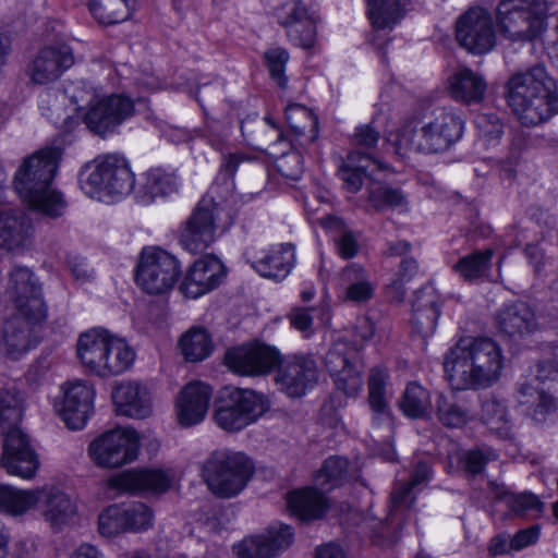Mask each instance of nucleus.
Listing matches in <instances>:
<instances>
[{
	"mask_svg": "<svg viewBox=\"0 0 558 558\" xmlns=\"http://www.w3.org/2000/svg\"><path fill=\"white\" fill-rule=\"evenodd\" d=\"M504 359L500 347L489 338H462L445 355L444 369L454 390H476L494 385Z\"/></svg>",
	"mask_w": 558,
	"mask_h": 558,
	"instance_id": "1",
	"label": "nucleus"
},
{
	"mask_svg": "<svg viewBox=\"0 0 558 558\" xmlns=\"http://www.w3.org/2000/svg\"><path fill=\"white\" fill-rule=\"evenodd\" d=\"M464 120L451 108H436L421 120H410L390 133L387 142L401 159L410 154L433 155L448 150L463 134Z\"/></svg>",
	"mask_w": 558,
	"mask_h": 558,
	"instance_id": "2",
	"label": "nucleus"
},
{
	"mask_svg": "<svg viewBox=\"0 0 558 558\" xmlns=\"http://www.w3.org/2000/svg\"><path fill=\"white\" fill-rule=\"evenodd\" d=\"M62 151L59 147H44L26 157L14 175L15 190L27 205L51 218L66 209L61 192L52 187Z\"/></svg>",
	"mask_w": 558,
	"mask_h": 558,
	"instance_id": "3",
	"label": "nucleus"
},
{
	"mask_svg": "<svg viewBox=\"0 0 558 558\" xmlns=\"http://www.w3.org/2000/svg\"><path fill=\"white\" fill-rule=\"evenodd\" d=\"M505 95L514 116L525 126H536L558 113V87L543 65L509 77Z\"/></svg>",
	"mask_w": 558,
	"mask_h": 558,
	"instance_id": "4",
	"label": "nucleus"
},
{
	"mask_svg": "<svg viewBox=\"0 0 558 558\" xmlns=\"http://www.w3.org/2000/svg\"><path fill=\"white\" fill-rule=\"evenodd\" d=\"M22 402L14 385L0 388V436L3 437L0 464L9 475L31 481L39 470L40 460L20 427Z\"/></svg>",
	"mask_w": 558,
	"mask_h": 558,
	"instance_id": "5",
	"label": "nucleus"
},
{
	"mask_svg": "<svg viewBox=\"0 0 558 558\" xmlns=\"http://www.w3.org/2000/svg\"><path fill=\"white\" fill-rule=\"evenodd\" d=\"M270 409L266 395L248 388H225L215 401L213 420L227 433H239Z\"/></svg>",
	"mask_w": 558,
	"mask_h": 558,
	"instance_id": "6",
	"label": "nucleus"
},
{
	"mask_svg": "<svg viewBox=\"0 0 558 558\" xmlns=\"http://www.w3.org/2000/svg\"><path fill=\"white\" fill-rule=\"evenodd\" d=\"M253 463L243 452L227 448L210 453L203 465L209 489L219 497L231 498L240 494L253 474Z\"/></svg>",
	"mask_w": 558,
	"mask_h": 558,
	"instance_id": "7",
	"label": "nucleus"
},
{
	"mask_svg": "<svg viewBox=\"0 0 558 558\" xmlns=\"http://www.w3.org/2000/svg\"><path fill=\"white\" fill-rule=\"evenodd\" d=\"M548 9L547 0H501L498 26L511 40L532 41L545 32Z\"/></svg>",
	"mask_w": 558,
	"mask_h": 558,
	"instance_id": "8",
	"label": "nucleus"
},
{
	"mask_svg": "<svg viewBox=\"0 0 558 558\" xmlns=\"http://www.w3.org/2000/svg\"><path fill=\"white\" fill-rule=\"evenodd\" d=\"M221 215L222 208L211 197H203L182 225L181 245L192 254L208 248L228 229Z\"/></svg>",
	"mask_w": 558,
	"mask_h": 558,
	"instance_id": "9",
	"label": "nucleus"
},
{
	"mask_svg": "<svg viewBox=\"0 0 558 558\" xmlns=\"http://www.w3.org/2000/svg\"><path fill=\"white\" fill-rule=\"evenodd\" d=\"M180 274L174 256L160 247L143 248L136 267L137 286L149 294H160L170 290Z\"/></svg>",
	"mask_w": 558,
	"mask_h": 558,
	"instance_id": "10",
	"label": "nucleus"
},
{
	"mask_svg": "<svg viewBox=\"0 0 558 558\" xmlns=\"http://www.w3.org/2000/svg\"><path fill=\"white\" fill-rule=\"evenodd\" d=\"M94 399L95 390L86 381L69 380L60 387L54 409L70 429L80 430L94 413Z\"/></svg>",
	"mask_w": 558,
	"mask_h": 558,
	"instance_id": "11",
	"label": "nucleus"
},
{
	"mask_svg": "<svg viewBox=\"0 0 558 558\" xmlns=\"http://www.w3.org/2000/svg\"><path fill=\"white\" fill-rule=\"evenodd\" d=\"M458 43L474 54H483L496 44L495 23L492 14L483 8L469 9L457 21Z\"/></svg>",
	"mask_w": 558,
	"mask_h": 558,
	"instance_id": "12",
	"label": "nucleus"
},
{
	"mask_svg": "<svg viewBox=\"0 0 558 558\" xmlns=\"http://www.w3.org/2000/svg\"><path fill=\"white\" fill-rule=\"evenodd\" d=\"M325 365L338 390L356 396L363 387L362 365L356 350L345 341H337L325 356Z\"/></svg>",
	"mask_w": 558,
	"mask_h": 558,
	"instance_id": "13",
	"label": "nucleus"
},
{
	"mask_svg": "<svg viewBox=\"0 0 558 558\" xmlns=\"http://www.w3.org/2000/svg\"><path fill=\"white\" fill-rule=\"evenodd\" d=\"M275 376L278 390L289 398H301L318 381L316 362L310 356L294 355L279 362Z\"/></svg>",
	"mask_w": 558,
	"mask_h": 558,
	"instance_id": "14",
	"label": "nucleus"
},
{
	"mask_svg": "<svg viewBox=\"0 0 558 558\" xmlns=\"http://www.w3.org/2000/svg\"><path fill=\"white\" fill-rule=\"evenodd\" d=\"M280 362L279 352L269 345L250 343L226 352L225 363L233 373L245 376H262L272 371Z\"/></svg>",
	"mask_w": 558,
	"mask_h": 558,
	"instance_id": "15",
	"label": "nucleus"
},
{
	"mask_svg": "<svg viewBox=\"0 0 558 558\" xmlns=\"http://www.w3.org/2000/svg\"><path fill=\"white\" fill-rule=\"evenodd\" d=\"M75 63L73 50L66 44L48 45L39 49L27 68L32 83L46 85L59 80Z\"/></svg>",
	"mask_w": 558,
	"mask_h": 558,
	"instance_id": "16",
	"label": "nucleus"
},
{
	"mask_svg": "<svg viewBox=\"0 0 558 558\" xmlns=\"http://www.w3.org/2000/svg\"><path fill=\"white\" fill-rule=\"evenodd\" d=\"M172 480V475L162 469H131L107 478V489L112 488L131 494L159 495L170 489Z\"/></svg>",
	"mask_w": 558,
	"mask_h": 558,
	"instance_id": "17",
	"label": "nucleus"
},
{
	"mask_svg": "<svg viewBox=\"0 0 558 558\" xmlns=\"http://www.w3.org/2000/svg\"><path fill=\"white\" fill-rule=\"evenodd\" d=\"M278 23L286 28L287 36L295 46L311 49L316 41L317 21L304 3L299 0L286 2L276 11Z\"/></svg>",
	"mask_w": 558,
	"mask_h": 558,
	"instance_id": "18",
	"label": "nucleus"
},
{
	"mask_svg": "<svg viewBox=\"0 0 558 558\" xmlns=\"http://www.w3.org/2000/svg\"><path fill=\"white\" fill-rule=\"evenodd\" d=\"M8 292L21 313L35 320L45 319L46 307L41 298V288L29 268H13L10 272Z\"/></svg>",
	"mask_w": 558,
	"mask_h": 558,
	"instance_id": "19",
	"label": "nucleus"
},
{
	"mask_svg": "<svg viewBox=\"0 0 558 558\" xmlns=\"http://www.w3.org/2000/svg\"><path fill=\"white\" fill-rule=\"evenodd\" d=\"M33 219L22 209L0 210V255L22 254L32 244Z\"/></svg>",
	"mask_w": 558,
	"mask_h": 558,
	"instance_id": "20",
	"label": "nucleus"
},
{
	"mask_svg": "<svg viewBox=\"0 0 558 558\" xmlns=\"http://www.w3.org/2000/svg\"><path fill=\"white\" fill-rule=\"evenodd\" d=\"M226 276L220 259L206 255L195 260L182 281V292L191 299H197L217 288Z\"/></svg>",
	"mask_w": 558,
	"mask_h": 558,
	"instance_id": "21",
	"label": "nucleus"
},
{
	"mask_svg": "<svg viewBox=\"0 0 558 558\" xmlns=\"http://www.w3.org/2000/svg\"><path fill=\"white\" fill-rule=\"evenodd\" d=\"M74 107L71 109L74 118L83 111L82 120L86 128L99 135L105 134V94L101 89H95L86 82H76L71 93ZM77 121V119H75Z\"/></svg>",
	"mask_w": 558,
	"mask_h": 558,
	"instance_id": "22",
	"label": "nucleus"
},
{
	"mask_svg": "<svg viewBox=\"0 0 558 558\" xmlns=\"http://www.w3.org/2000/svg\"><path fill=\"white\" fill-rule=\"evenodd\" d=\"M36 508L51 526L66 525L76 514V505L59 486L45 484L35 487Z\"/></svg>",
	"mask_w": 558,
	"mask_h": 558,
	"instance_id": "23",
	"label": "nucleus"
},
{
	"mask_svg": "<svg viewBox=\"0 0 558 558\" xmlns=\"http://www.w3.org/2000/svg\"><path fill=\"white\" fill-rule=\"evenodd\" d=\"M111 399L116 412L133 418H144L151 413V397L145 385L136 380H121L114 384Z\"/></svg>",
	"mask_w": 558,
	"mask_h": 558,
	"instance_id": "24",
	"label": "nucleus"
},
{
	"mask_svg": "<svg viewBox=\"0 0 558 558\" xmlns=\"http://www.w3.org/2000/svg\"><path fill=\"white\" fill-rule=\"evenodd\" d=\"M211 388L203 383L187 384L177 399V416L179 424L190 427L204 421L210 398Z\"/></svg>",
	"mask_w": 558,
	"mask_h": 558,
	"instance_id": "25",
	"label": "nucleus"
},
{
	"mask_svg": "<svg viewBox=\"0 0 558 558\" xmlns=\"http://www.w3.org/2000/svg\"><path fill=\"white\" fill-rule=\"evenodd\" d=\"M389 170L387 165L371 155L352 150L339 169V174L345 189L349 192L356 193L363 184L364 177L373 181H379V174L386 173Z\"/></svg>",
	"mask_w": 558,
	"mask_h": 558,
	"instance_id": "26",
	"label": "nucleus"
},
{
	"mask_svg": "<svg viewBox=\"0 0 558 558\" xmlns=\"http://www.w3.org/2000/svg\"><path fill=\"white\" fill-rule=\"evenodd\" d=\"M154 519L151 509L143 502L121 504L107 507V532L148 529Z\"/></svg>",
	"mask_w": 558,
	"mask_h": 558,
	"instance_id": "27",
	"label": "nucleus"
},
{
	"mask_svg": "<svg viewBox=\"0 0 558 558\" xmlns=\"http://www.w3.org/2000/svg\"><path fill=\"white\" fill-rule=\"evenodd\" d=\"M40 320H35L16 310V313L5 320L3 326V350L12 360H19L34 345L32 339L33 326Z\"/></svg>",
	"mask_w": 558,
	"mask_h": 558,
	"instance_id": "28",
	"label": "nucleus"
},
{
	"mask_svg": "<svg viewBox=\"0 0 558 558\" xmlns=\"http://www.w3.org/2000/svg\"><path fill=\"white\" fill-rule=\"evenodd\" d=\"M486 89L484 76L468 66H458L448 78V92L458 102L478 104L484 99Z\"/></svg>",
	"mask_w": 558,
	"mask_h": 558,
	"instance_id": "29",
	"label": "nucleus"
},
{
	"mask_svg": "<svg viewBox=\"0 0 558 558\" xmlns=\"http://www.w3.org/2000/svg\"><path fill=\"white\" fill-rule=\"evenodd\" d=\"M76 83H72L65 90L47 89L39 96V110L54 125L63 130H71L76 120L71 109L74 107L71 93Z\"/></svg>",
	"mask_w": 558,
	"mask_h": 558,
	"instance_id": "30",
	"label": "nucleus"
},
{
	"mask_svg": "<svg viewBox=\"0 0 558 558\" xmlns=\"http://www.w3.org/2000/svg\"><path fill=\"white\" fill-rule=\"evenodd\" d=\"M496 323L499 331L510 338H522L537 328L535 313L524 302L505 305L498 312Z\"/></svg>",
	"mask_w": 558,
	"mask_h": 558,
	"instance_id": "31",
	"label": "nucleus"
},
{
	"mask_svg": "<svg viewBox=\"0 0 558 558\" xmlns=\"http://www.w3.org/2000/svg\"><path fill=\"white\" fill-rule=\"evenodd\" d=\"M141 438L132 427L107 432V468H118L137 459Z\"/></svg>",
	"mask_w": 558,
	"mask_h": 558,
	"instance_id": "32",
	"label": "nucleus"
},
{
	"mask_svg": "<svg viewBox=\"0 0 558 558\" xmlns=\"http://www.w3.org/2000/svg\"><path fill=\"white\" fill-rule=\"evenodd\" d=\"M135 186V174L120 154L107 155V204L125 198Z\"/></svg>",
	"mask_w": 558,
	"mask_h": 558,
	"instance_id": "33",
	"label": "nucleus"
},
{
	"mask_svg": "<svg viewBox=\"0 0 558 558\" xmlns=\"http://www.w3.org/2000/svg\"><path fill=\"white\" fill-rule=\"evenodd\" d=\"M295 260L291 244H281L260 252L253 260L252 267L263 277L275 280L284 279Z\"/></svg>",
	"mask_w": 558,
	"mask_h": 558,
	"instance_id": "34",
	"label": "nucleus"
},
{
	"mask_svg": "<svg viewBox=\"0 0 558 558\" xmlns=\"http://www.w3.org/2000/svg\"><path fill=\"white\" fill-rule=\"evenodd\" d=\"M287 504L291 513L303 521L320 519L329 508V500L323 489L311 486L291 492Z\"/></svg>",
	"mask_w": 558,
	"mask_h": 558,
	"instance_id": "35",
	"label": "nucleus"
},
{
	"mask_svg": "<svg viewBox=\"0 0 558 558\" xmlns=\"http://www.w3.org/2000/svg\"><path fill=\"white\" fill-rule=\"evenodd\" d=\"M76 352L90 373L101 376L105 366V329L93 327L82 332L77 339Z\"/></svg>",
	"mask_w": 558,
	"mask_h": 558,
	"instance_id": "36",
	"label": "nucleus"
},
{
	"mask_svg": "<svg viewBox=\"0 0 558 558\" xmlns=\"http://www.w3.org/2000/svg\"><path fill=\"white\" fill-rule=\"evenodd\" d=\"M341 284L345 291V300L364 303L374 294V283L366 269L356 263L345 266L340 275Z\"/></svg>",
	"mask_w": 558,
	"mask_h": 558,
	"instance_id": "37",
	"label": "nucleus"
},
{
	"mask_svg": "<svg viewBox=\"0 0 558 558\" xmlns=\"http://www.w3.org/2000/svg\"><path fill=\"white\" fill-rule=\"evenodd\" d=\"M437 298L432 291L420 290L412 302V324L424 337L432 335L439 317Z\"/></svg>",
	"mask_w": 558,
	"mask_h": 558,
	"instance_id": "38",
	"label": "nucleus"
},
{
	"mask_svg": "<svg viewBox=\"0 0 558 558\" xmlns=\"http://www.w3.org/2000/svg\"><path fill=\"white\" fill-rule=\"evenodd\" d=\"M389 373L381 366L373 367L368 377V404L374 413L375 422L390 424L388 404Z\"/></svg>",
	"mask_w": 558,
	"mask_h": 558,
	"instance_id": "39",
	"label": "nucleus"
},
{
	"mask_svg": "<svg viewBox=\"0 0 558 558\" xmlns=\"http://www.w3.org/2000/svg\"><path fill=\"white\" fill-rule=\"evenodd\" d=\"M480 418L487 429L499 438L507 439L513 434V422L508 408L496 397L492 396L483 400Z\"/></svg>",
	"mask_w": 558,
	"mask_h": 558,
	"instance_id": "40",
	"label": "nucleus"
},
{
	"mask_svg": "<svg viewBox=\"0 0 558 558\" xmlns=\"http://www.w3.org/2000/svg\"><path fill=\"white\" fill-rule=\"evenodd\" d=\"M35 488H19L0 484V512L10 517H24L36 508Z\"/></svg>",
	"mask_w": 558,
	"mask_h": 558,
	"instance_id": "41",
	"label": "nucleus"
},
{
	"mask_svg": "<svg viewBox=\"0 0 558 558\" xmlns=\"http://www.w3.org/2000/svg\"><path fill=\"white\" fill-rule=\"evenodd\" d=\"M430 478V468L426 462H418L411 478L396 487L391 494V508L395 510L410 508L415 494L426 486Z\"/></svg>",
	"mask_w": 558,
	"mask_h": 558,
	"instance_id": "42",
	"label": "nucleus"
},
{
	"mask_svg": "<svg viewBox=\"0 0 558 558\" xmlns=\"http://www.w3.org/2000/svg\"><path fill=\"white\" fill-rule=\"evenodd\" d=\"M322 225L330 233L339 256L349 259L357 255L360 251L359 238L342 219L326 216L322 219Z\"/></svg>",
	"mask_w": 558,
	"mask_h": 558,
	"instance_id": "43",
	"label": "nucleus"
},
{
	"mask_svg": "<svg viewBox=\"0 0 558 558\" xmlns=\"http://www.w3.org/2000/svg\"><path fill=\"white\" fill-rule=\"evenodd\" d=\"M294 533L287 524L272 525L264 533L255 535L260 558H274L286 550L293 542Z\"/></svg>",
	"mask_w": 558,
	"mask_h": 558,
	"instance_id": "44",
	"label": "nucleus"
},
{
	"mask_svg": "<svg viewBox=\"0 0 558 558\" xmlns=\"http://www.w3.org/2000/svg\"><path fill=\"white\" fill-rule=\"evenodd\" d=\"M179 348L186 361L199 362L211 354L213 342L207 330L192 327L181 336Z\"/></svg>",
	"mask_w": 558,
	"mask_h": 558,
	"instance_id": "45",
	"label": "nucleus"
},
{
	"mask_svg": "<svg viewBox=\"0 0 558 558\" xmlns=\"http://www.w3.org/2000/svg\"><path fill=\"white\" fill-rule=\"evenodd\" d=\"M400 410L411 418H425L432 412L429 392L417 383H410L400 401Z\"/></svg>",
	"mask_w": 558,
	"mask_h": 558,
	"instance_id": "46",
	"label": "nucleus"
},
{
	"mask_svg": "<svg viewBox=\"0 0 558 558\" xmlns=\"http://www.w3.org/2000/svg\"><path fill=\"white\" fill-rule=\"evenodd\" d=\"M369 19L376 32L393 28L403 16L401 0H367Z\"/></svg>",
	"mask_w": 558,
	"mask_h": 558,
	"instance_id": "47",
	"label": "nucleus"
},
{
	"mask_svg": "<svg viewBox=\"0 0 558 558\" xmlns=\"http://www.w3.org/2000/svg\"><path fill=\"white\" fill-rule=\"evenodd\" d=\"M177 187L173 174L161 169H151L145 175V183L138 191V202L149 204L155 197L173 192Z\"/></svg>",
	"mask_w": 558,
	"mask_h": 558,
	"instance_id": "48",
	"label": "nucleus"
},
{
	"mask_svg": "<svg viewBox=\"0 0 558 558\" xmlns=\"http://www.w3.org/2000/svg\"><path fill=\"white\" fill-rule=\"evenodd\" d=\"M135 360L134 350L122 338L107 332V369L118 375L128 371Z\"/></svg>",
	"mask_w": 558,
	"mask_h": 558,
	"instance_id": "49",
	"label": "nucleus"
},
{
	"mask_svg": "<svg viewBox=\"0 0 558 558\" xmlns=\"http://www.w3.org/2000/svg\"><path fill=\"white\" fill-rule=\"evenodd\" d=\"M78 182L86 196L101 202L105 195V159L96 158L86 163L80 173Z\"/></svg>",
	"mask_w": 558,
	"mask_h": 558,
	"instance_id": "50",
	"label": "nucleus"
},
{
	"mask_svg": "<svg viewBox=\"0 0 558 558\" xmlns=\"http://www.w3.org/2000/svg\"><path fill=\"white\" fill-rule=\"evenodd\" d=\"M437 417L444 425L457 428L472 418V412L453 396L440 395L437 399Z\"/></svg>",
	"mask_w": 558,
	"mask_h": 558,
	"instance_id": "51",
	"label": "nucleus"
},
{
	"mask_svg": "<svg viewBox=\"0 0 558 558\" xmlns=\"http://www.w3.org/2000/svg\"><path fill=\"white\" fill-rule=\"evenodd\" d=\"M349 462L345 458H328L314 477V483L320 489L328 492L340 485L348 472Z\"/></svg>",
	"mask_w": 558,
	"mask_h": 558,
	"instance_id": "52",
	"label": "nucleus"
},
{
	"mask_svg": "<svg viewBox=\"0 0 558 558\" xmlns=\"http://www.w3.org/2000/svg\"><path fill=\"white\" fill-rule=\"evenodd\" d=\"M493 254L492 250H485L466 255L454 265V270L464 280L472 281L482 278L490 268Z\"/></svg>",
	"mask_w": 558,
	"mask_h": 558,
	"instance_id": "53",
	"label": "nucleus"
},
{
	"mask_svg": "<svg viewBox=\"0 0 558 558\" xmlns=\"http://www.w3.org/2000/svg\"><path fill=\"white\" fill-rule=\"evenodd\" d=\"M134 113V101L125 94H112L107 97V133L114 132Z\"/></svg>",
	"mask_w": 558,
	"mask_h": 558,
	"instance_id": "54",
	"label": "nucleus"
},
{
	"mask_svg": "<svg viewBox=\"0 0 558 558\" xmlns=\"http://www.w3.org/2000/svg\"><path fill=\"white\" fill-rule=\"evenodd\" d=\"M507 506L517 517L531 520L539 518L545 508L539 497L531 492L509 495Z\"/></svg>",
	"mask_w": 558,
	"mask_h": 558,
	"instance_id": "55",
	"label": "nucleus"
},
{
	"mask_svg": "<svg viewBox=\"0 0 558 558\" xmlns=\"http://www.w3.org/2000/svg\"><path fill=\"white\" fill-rule=\"evenodd\" d=\"M284 116L288 124L295 134H303L310 129L313 133L312 140H315L317 119L308 108L300 104H288L284 107Z\"/></svg>",
	"mask_w": 558,
	"mask_h": 558,
	"instance_id": "56",
	"label": "nucleus"
},
{
	"mask_svg": "<svg viewBox=\"0 0 558 558\" xmlns=\"http://www.w3.org/2000/svg\"><path fill=\"white\" fill-rule=\"evenodd\" d=\"M475 126L477 129L478 138L487 147L499 144L504 134V122L493 112H483L476 116Z\"/></svg>",
	"mask_w": 558,
	"mask_h": 558,
	"instance_id": "57",
	"label": "nucleus"
},
{
	"mask_svg": "<svg viewBox=\"0 0 558 558\" xmlns=\"http://www.w3.org/2000/svg\"><path fill=\"white\" fill-rule=\"evenodd\" d=\"M551 387H547V391L544 388L534 387L529 384H522L519 392L522 396L520 402L524 404L535 405L536 412L545 413L551 408H555V400L550 395Z\"/></svg>",
	"mask_w": 558,
	"mask_h": 558,
	"instance_id": "58",
	"label": "nucleus"
},
{
	"mask_svg": "<svg viewBox=\"0 0 558 558\" xmlns=\"http://www.w3.org/2000/svg\"><path fill=\"white\" fill-rule=\"evenodd\" d=\"M497 458V452L490 447H477L463 452L461 462L465 472L476 475L483 472L489 461Z\"/></svg>",
	"mask_w": 558,
	"mask_h": 558,
	"instance_id": "59",
	"label": "nucleus"
},
{
	"mask_svg": "<svg viewBox=\"0 0 558 558\" xmlns=\"http://www.w3.org/2000/svg\"><path fill=\"white\" fill-rule=\"evenodd\" d=\"M368 201L377 210H381L387 207H402L405 203L404 195L400 190L380 185L369 187Z\"/></svg>",
	"mask_w": 558,
	"mask_h": 558,
	"instance_id": "60",
	"label": "nucleus"
},
{
	"mask_svg": "<svg viewBox=\"0 0 558 558\" xmlns=\"http://www.w3.org/2000/svg\"><path fill=\"white\" fill-rule=\"evenodd\" d=\"M265 60L270 77L276 81L279 87L284 89L288 84L284 70L289 61V52L280 47L270 48L265 52Z\"/></svg>",
	"mask_w": 558,
	"mask_h": 558,
	"instance_id": "61",
	"label": "nucleus"
},
{
	"mask_svg": "<svg viewBox=\"0 0 558 558\" xmlns=\"http://www.w3.org/2000/svg\"><path fill=\"white\" fill-rule=\"evenodd\" d=\"M418 271V265L413 258H404L400 264V268L396 274L389 289L393 292V296L398 301H402L404 296L403 286L409 282Z\"/></svg>",
	"mask_w": 558,
	"mask_h": 558,
	"instance_id": "62",
	"label": "nucleus"
},
{
	"mask_svg": "<svg viewBox=\"0 0 558 558\" xmlns=\"http://www.w3.org/2000/svg\"><path fill=\"white\" fill-rule=\"evenodd\" d=\"M136 0H107V24H116L131 17Z\"/></svg>",
	"mask_w": 558,
	"mask_h": 558,
	"instance_id": "63",
	"label": "nucleus"
},
{
	"mask_svg": "<svg viewBox=\"0 0 558 558\" xmlns=\"http://www.w3.org/2000/svg\"><path fill=\"white\" fill-rule=\"evenodd\" d=\"M548 355L547 360L538 365L536 380L539 384H545L547 379H558V344L548 348Z\"/></svg>",
	"mask_w": 558,
	"mask_h": 558,
	"instance_id": "64",
	"label": "nucleus"
}]
</instances>
